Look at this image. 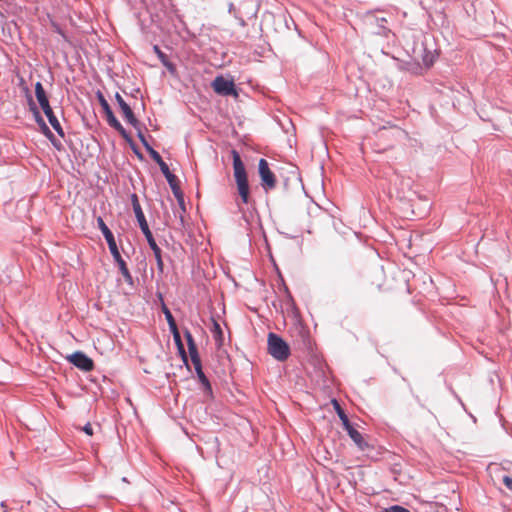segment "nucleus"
Here are the masks:
<instances>
[{
	"mask_svg": "<svg viewBox=\"0 0 512 512\" xmlns=\"http://www.w3.org/2000/svg\"><path fill=\"white\" fill-rule=\"evenodd\" d=\"M378 133L380 139L392 140V143L389 145L390 148L394 147L395 142L403 135V131L396 126H392L390 130H386V128L383 127Z\"/></svg>",
	"mask_w": 512,
	"mask_h": 512,
	"instance_id": "9d476101",
	"label": "nucleus"
},
{
	"mask_svg": "<svg viewBox=\"0 0 512 512\" xmlns=\"http://www.w3.org/2000/svg\"><path fill=\"white\" fill-rule=\"evenodd\" d=\"M97 96H98L99 103L106 115V120L109 123V125L111 127H113L114 129H116L123 137L127 138L126 130L123 128L121 123L115 117V115H114L109 103L105 99V97L100 92L98 93Z\"/></svg>",
	"mask_w": 512,
	"mask_h": 512,
	"instance_id": "423d86ee",
	"label": "nucleus"
},
{
	"mask_svg": "<svg viewBox=\"0 0 512 512\" xmlns=\"http://www.w3.org/2000/svg\"><path fill=\"white\" fill-rule=\"evenodd\" d=\"M154 50H155L156 54L158 55L159 59L161 60L162 64L165 67H167L170 71H174L173 64L168 61L167 56L158 48V46H155Z\"/></svg>",
	"mask_w": 512,
	"mask_h": 512,
	"instance_id": "aec40b11",
	"label": "nucleus"
},
{
	"mask_svg": "<svg viewBox=\"0 0 512 512\" xmlns=\"http://www.w3.org/2000/svg\"><path fill=\"white\" fill-rule=\"evenodd\" d=\"M258 172L261 179V185L266 190H273L276 187L277 180L275 174L271 171L266 159L261 158L258 163Z\"/></svg>",
	"mask_w": 512,
	"mask_h": 512,
	"instance_id": "20e7f679",
	"label": "nucleus"
},
{
	"mask_svg": "<svg viewBox=\"0 0 512 512\" xmlns=\"http://www.w3.org/2000/svg\"><path fill=\"white\" fill-rule=\"evenodd\" d=\"M36 117H37L38 122H39L40 124H42V125H43V127H44L46 130H48L47 126H46V125H45V123H44V120H42V119H41V117L39 116V113H38V112H36Z\"/></svg>",
	"mask_w": 512,
	"mask_h": 512,
	"instance_id": "c85d7f7f",
	"label": "nucleus"
},
{
	"mask_svg": "<svg viewBox=\"0 0 512 512\" xmlns=\"http://www.w3.org/2000/svg\"><path fill=\"white\" fill-rule=\"evenodd\" d=\"M1 508L3 509V512H8V508L5 502L1 503Z\"/></svg>",
	"mask_w": 512,
	"mask_h": 512,
	"instance_id": "c756f323",
	"label": "nucleus"
},
{
	"mask_svg": "<svg viewBox=\"0 0 512 512\" xmlns=\"http://www.w3.org/2000/svg\"><path fill=\"white\" fill-rule=\"evenodd\" d=\"M115 99L120 107V110L126 119V121L131 124L132 126L136 127L138 125V120L135 117L131 107L129 104L125 102V100L122 98V96L119 93H116Z\"/></svg>",
	"mask_w": 512,
	"mask_h": 512,
	"instance_id": "1a4fd4ad",
	"label": "nucleus"
},
{
	"mask_svg": "<svg viewBox=\"0 0 512 512\" xmlns=\"http://www.w3.org/2000/svg\"><path fill=\"white\" fill-rule=\"evenodd\" d=\"M185 337H186V339H187L188 350H190V349H193V348H196V347H197V346H196V344H195V341H194V339H193V337H192V335H191V333H190V332H186V333H185Z\"/></svg>",
	"mask_w": 512,
	"mask_h": 512,
	"instance_id": "393cba45",
	"label": "nucleus"
},
{
	"mask_svg": "<svg viewBox=\"0 0 512 512\" xmlns=\"http://www.w3.org/2000/svg\"><path fill=\"white\" fill-rule=\"evenodd\" d=\"M211 332L217 344L220 346L223 343V331L220 324L216 320H212Z\"/></svg>",
	"mask_w": 512,
	"mask_h": 512,
	"instance_id": "a211bd4d",
	"label": "nucleus"
},
{
	"mask_svg": "<svg viewBox=\"0 0 512 512\" xmlns=\"http://www.w3.org/2000/svg\"><path fill=\"white\" fill-rule=\"evenodd\" d=\"M98 227L104 235L105 240L107 241L109 250L113 257H119V250L113 236V233L110 231L108 226L105 224L104 220L101 217L97 219Z\"/></svg>",
	"mask_w": 512,
	"mask_h": 512,
	"instance_id": "6e6552de",
	"label": "nucleus"
},
{
	"mask_svg": "<svg viewBox=\"0 0 512 512\" xmlns=\"http://www.w3.org/2000/svg\"><path fill=\"white\" fill-rule=\"evenodd\" d=\"M376 23L377 25L379 26V30L376 32V34L378 35H381V36H387L388 33L390 32V30L384 25V23H386V19L385 18H376Z\"/></svg>",
	"mask_w": 512,
	"mask_h": 512,
	"instance_id": "412c9836",
	"label": "nucleus"
},
{
	"mask_svg": "<svg viewBox=\"0 0 512 512\" xmlns=\"http://www.w3.org/2000/svg\"><path fill=\"white\" fill-rule=\"evenodd\" d=\"M386 512H410L408 509L395 505L390 507L389 509H386Z\"/></svg>",
	"mask_w": 512,
	"mask_h": 512,
	"instance_id": "bb28decb",
	"label": "nucleus"
},
{
	"mask_svg": "<svg viewBox=\"0 0 512 512\" xmlns=\"http://www.w3.org/2000/svg\"><path fill=\"white\" fill-rule=\"evenodd\" d=\"M502 481L504 483V485L512 491V474L510 473L509 475H503L502 477Z\"/></svg>",
	"mask_w": 512,
	"mask_h": 512,
	"instance_id": "a878e982",
	"label": "nucleus"
},
{
	"mask_svg": "<svg viewBox=\"0 0 512 512\" xmlns=\"http://www.w3.org/2000/svg\"><path fill=\"white\" fill-rule=\"evenodd\" d=\"M435 56L431 53H426L422 57V62L425 65L426 68H429L434 63Z\"/></svg>",
	"mask_w": 512,
	"mask_h": 512,
	"instance_id": "5701e85b",
	"label": "nucleus"
},
{
	"mask_svg": "<svg viewBox=\"0 0 512 512\" xmlns=\"http://www.w3.org/2000/svg\"><path fill=\"white\" fill-rule=\"evenodd\" d=\"M35 94H36L37 101L42 109L48 108L50 106L49 100L46 96V92H45L41 82H37L35 84Z\"/></svg>",
	"mask_w": 512,
	"mask_h": 512,
	"instance_id": "2eb2a0df",
	"label": "nucleus"
},
{
	"mask_svg": "<svg viewBox=\"0 0 512 512\" xmlns=\"http://www.w3.org/2000/svg\"><path fill=\"white\" fill-rule=\"evenodd\" d=\"M67 360L85 372H89L94 368L93 360L81 351L68 355Z\"/></svg>",
	"mask_w": 512,
	"mask_h": 512,
	"instance_id": "0eeeda50",
	"label": "nucleus"
},
{
	"mask_svg": "<svg viewBox=\"0 0 512 512\" xmlns=\"http://www.w3.org/2000/svg\"><path fill=\"white\" fill-rule=\"evenodd\" d=\"M160 170L164 174L167 182L169 183L171 189L173 190V193L177 196L179 191L177 177L170 172L169 167L166 163L163 165L161 164Z\"/></svg>",
	"mask_w": 512,
	"mask_h": 512,
	"instance_id": "9b49d317",
	"label": "nucleus"
},
{
	"mask_svg": "<svg viewBox=\"0 0 512 512\" xmlns=\"http://www.w3.org/2000/svg\"><path fill=\"white\" fill-rule=\"evenodd\" d=\"M149 153H150V156L152 157V159L159 165V167L161 166V164L162 165L165 164L162 157L160 156V154L157 151H155L152 148H149Z\"/></svg>",
	"mask_w": 512,
	"mask_h": 512,
	"instance_id": "b1692460",
	"label": "nucleus"
},
{
	"mask_svg": "<svg viewBox=\"0 0 512 512\" xmlns=\"http://www.w3.org/2000/svg\"><path fill=\"white\" fill-rule=\"evenodd\" d=\"M164 314H165L166 320L169 324L170 330L174 335L175 341L178 343L179 347L181 348L182 344H181L180 335H179V332L177 329L175 319H174L173 315L171 314L170 310L166 307H164Z\"/></svg>",
	"mask_w": 512,
	"mask_h": 512,
	"instance_id": "ddd939ff",
	"label": "nucleus"
},
{
	"mask_svg": "<svg viewBox=\"0 0 512 512\" xmlns=\"http://www.w3.org/2000/svg\"><path fill=\"white\" fill-rule=\"evenodd\" d=\"M346 431L348 432L349 436L351 437V439L354 441V443L361 449V450H364L368 444L366 443V441L364 440L363 436L361 435V433H359L352 425H350L349 427L345 428Z\"/></svg>",
	"mask_w": 512,
	"mask_h": 512,
	"instance_id": "4468645a",
	"label": "nucleus"
},
{
	"mask_svg": "<svg viewBox=\"0 0 512 512\" xmlns=\"http://www.w3.org/2000/svg\"><path fill=\"white\" fill-rule=\"evenodd\" d=\"M333 405L335 407V410H336L340 420L343 423L344 428L349 427L351 425L350 421H349L347 415L345 414L344 410L339 405V403L336 400H333Z\"/></svg>",
	"mask_w": 512,
	"mask_h": 512,
	"instance_id": "6ab92c4d",
	"label": "nucleus"
},
{
	"mask_svg": "<svg viewBox=\"0 0 512 512\" xmlns=\"http://www.w3.org/2000/svg\"><path fill=\"white\" fill-rule=\"evenodd\" d=\"M268 352L278 361H285L290 355L289 345L275 333L268 335Z\"/></svg>",
	"mask_w": 512,
	"mask_h": 512,
	"instance_id": "7ed1b4c3",
	"label": "nucleus"
},
{
	"mask_svg": "<svg viewBox=\"0 0 512 512\" xmlns=\"http://www.w3.org/2000/svg\"><path fill=\"white\" fill-rule=\"evenodd\" d=\"M114 260L116 261V263L118 264L119 266V270L121 272V274L123 275V277L125 278V280L129 283H132V276L128 270V267L125 263V261L123 260L121 254H119V257H113Z\"/></svg>",
	"mask_w": 512,
	"mask_h": 512,
	"instance_id": "dca6fc26",
	"label": "nucleus"
},
{
	"mask_svg": "<svg viewBox=\"0 0 512 512\" xmlns=\"http://www.w3.org/2000/svg\"><path fill=\"white\" fill-rule=\"evenodd\" d=\"M233 159V176L236 183V199L237 207L240 211L243 210V205H248L253 202L250 193V185L248 181V174L245 165L236 150L231 151Z\"/></svg>",
	"mask_w": 512,
	"mask_h": 512,
	"instance_id": "f257e3e1",
	"label": "nucleus"
},
{
	"mask_svg": "<svg viewBox=\"0 0 512 512\" xmlns=\"http://www.w3.org/2000/svg\"><path fill=\"white\" fill-rule=\"evenodd\" d=\"M195 371L197 373V376L199 378V381L201 382V384L203 385L204 387V391L207 393V394H211L212 393V388H211V384L208 380V378L205 376L203 370H202V365L199 366V367H196L195 368Z\"/></svg>",
	"mask_w": 512,
	"mask_h": 512,
	"instance_id": "f3484780",
	"label": "nucleus"
},
{
	"mask_svg": "<svg viewBox=\"0 0 512 512\" xmlns=\"http://www.w3.org/2000/svg\"><path fill=\"white\" fill-rule=\"evenodd\" d=\"M131 203H132V207H133L135 216H136L137 221L139 223V226H140L143 234L145 235L146 240H147L150 248L154 252V255H155V258H156V261H157L158 269L160 271H162L163 270V261H162V257H161V249L157 245V243H156V241H155V239H154V237L152 235V232L149 229V226H148V223L146 221L145 215H144V213L142 211V208H141V205L139 203L138 196L136 194H132L131 195Z\"/></svg>",
	"mask_w": 512,
	"mask_h": 512,
	"instance_id": "f03ea898",
	"label": "nucleus"
},
{
	"mask_svg": "<svg viewBox=\"0 0 512 512\" xmlns=\"http://www.w3.org/2000/svg\"><path fill=\"white\" fill-rule=\"evenodd\" d=\"M211 87L213 90L223 96H238V92L236 90L234 81L231 79H226L223 76H217L211 83Z\"/></svg>",
	"mask_w": 512,
	"mask_h": 512,
	"instance_id": "39448f33",
	"label": "nucleus"
},
{
	"mask_svg": "<svg viewBox=\"0 0 512 512\" xmlns=\"http://www.w3.org/2000/svg\"><path fill=\"white\" fill-rule=\"evenodd\" d=\"M189 355H190V358H191V361H192V364H193L194 368L201 366V360H200V357H199V353H198L197 347L193 348V349H190L189 350Z\"/></svg>",
	"mask_w": 512,
	"mask_h": 512,
	"instance_id": "4be33fe9",
	"label": "nucleus"
},
{
	"mask_svg": "<svg viewBox=\"0 0 512 512\" xmlns=\"http://www.w3.org/2000/svg\"><path fill=\"white\" fill-rule=\"evenodd\" d=\"M44 114L49 120V123L53 127V129L61 136H64L63 129L60 125V122L58 121L57 117L54 115L52 108L49 106L48 108L42 109Z\"/></svg>",
	"mask_w": 512,
	"mask_h": 512,
	"instance_id": "f8f14e48",
	"label": "nucleus"
},
{
	"mask_svg": "<svg viewBox=\"0 0 512 512\" xmlns=\"http://www.w3.org/2000/svg\"><path fill=\"white\" fill-rule=\"evenodd\" d=\"M82 430L88 435V436H92L93 435V427H92V424L91 423H87L84 425V427L82 428Z\"/></svg>",
	"mask_w": 512,
	"mask_h": 512,
	"instance_id": "cd10ccee",
	"label": "nucleus"
}]
</instances>
